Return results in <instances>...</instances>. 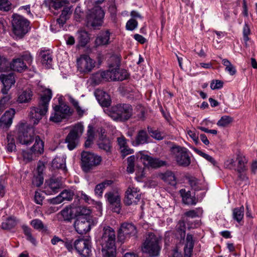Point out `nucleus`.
Wrapping results in <instances>:
<instances>
[{
    "instance_id": "obj_45",
    "label": "nucleus",
    "mask_w": 257,
    "mask_h": 257,
    "mask_svg": "<svg viewBox=\"0 0 257 257\" xmlns=\"http://www.w3.org/2000/svg\"><path fill=\"white\" fill-rule=\"evenodd\" d=\"M203 210L200 208H196L194 210H190L184 213L185 216L189 218H195L199 217L202 214Z\"/></svg>"
},
{
    "instance_id": "obj_35",
    "label": "nucleus",
    "mask_w": 257,
    "mask_h": 257,
    "mask_svg": "<svg viewBox=\"0 0 257 257\" xmlns=\"http://www.w3.org/2000/svg\"><path fill=\"white\" fill-rule=\"evenodd\" d=\"M98 146L100 149L103 150L106 153L111 152V143L110 140L107 138L99 139L97 143Z\"/></svg>"
},
{
    "instance_id": "obj_17",
    "label": "nucleus",
    "mask_w": 257,
    "mask_h": 257,
    "mask_svg": "<svg viewBox=\"0 0 257 257\" xmlns=\"http://www.w3.org/2000/svg\"><path fill=\"white\" fill-rule=\"evenodd\" d=\"M141 199V193L137 188L128 187L125 192V203L127 205L136 204Z\"/></svg>"
},
{
    "instance_id": "obj_10",
    "label": "nucleus",
    "mask_w": 257,
    "mask_h": 257,
    "mask_svg": "<svg viewBox=\"0 0 257 257\" xmlns=\"http://www.w3.org/2000/svg\"><path fill=\"white\" fill-rule=\"evenodd\" d=\"M54 110V113H52L50 117V120L54 122H61L63 119L71 115L73 112L69 106L65 104L55 106Z\"/></svg>"
},
{
    "instance_id": "obj_20",
    "label": "nucleus",
    "mask_w": 257,
    "mask_h": 257,
    "mask_svg": "<svg viewBox=\"0 0 257 257\" xmlns=\"http://www.w3.org/2000/svg\"><path fill=\"white\" fill-rule=\"evenodd\" d=\"M77 210L75 208V205L71 204L65 207L58 214L61 216L60 220H63L65 221H71V220L77 216Z\"/></svg>"
},
{
    "instance_id": "obj_1",
    "label": "nucleus",
    "mask_w": 257,
    "mask_h": 257,
    "mask_svg": "<svg viewBox=\"0 0 257 257\" xmlns=\"http://www.w3.org/2000/svg\"><path fill=\"white\" fill-rule=\"evenodd\" d=\"M52 96L51 90L45 89L41 95L38 106L31 108L29 116L34 124H37L43 116L47 113Z\"/></svg>"
},
{
    "instance_id": "obj_22",
    "label": "nucleus",
    "mask_w": 257,
    "mask_h": 257,
    "mask_svg": "<svg viewBox=\"0 0 257 257\" xmlns=\"http://www.w3.org/2000/svg\"><path fill=\"white\" fill-rule=\"evenodd\" d=\"M150 137L144 130H139L134 139L132 140V144L135 147L144 145L149 143Z\"/></svg>"
},
{
    "instance_id": "obj_21",
    "label": "nucleus",
    "mask_w": 257,
    "mask_h": 257,
    "mask_svg": "<svg viewBox=\"0 0 257 257\" xmlns=\"http://www.w3.org/2000/svg\"><path fill=\"white\" fill-rule=\"evenodd\" d=\"M141 159L143 161L145 166L154 168H159L165 166L166 164L165 161L158 158H152L147 155H143L141 156Z\"/></svg>"
},
{
    "instance_id": "obj_24",
    "label": "nucleus",
    "mask_w": 257,
    "mask_h": 257,
    "mask_svg": "<svg viewBox=\"0 0 257 257\" xmlns=\"http://www.w3.org/2000/svg\"><path fill=\"white\" fill-rule=\"evenodd\" d=\"M112 80L123 81L129 78L130 74L125 69L112 68Z\"/></svg>"
},
{
    "instance_id": "obj_26",
    "label": "nucleus",
    "mask_w": 257,
    "mask_h": 257,
    "mask_svg": "<svg viewBox=\"0 0 257 257\" xmlns=\"http://www.w3.org/2000/svg\"><path fill=\"white\" fill-rule=\"evenodd\" d=\"M235 159L237 162L235 170L238 173L243 172L245 169V164L247 163V160L245 156L241 152L237 151L235 154Z\"/></svg>"
},
{
    "instance_id": "obj_9",
    "label": "nucleus",
    "mask_w": 257,
    "mask_h": 257,
    "mask_svg": "<svg viewBox=\"0 0 257 257\" xmlns=\"http://www.w3.org/2000/svg\"><path fill=\"white\" fill-rule=\"evenodd\" d=\"M101 161V157L93 153L83 152L81 154L82 167L86 172L98 165Z\"/></svg>"
},
{
    "instance_id": "obj_14",
    "label": "nucleus",
    "mask_w": 257,
    "mask_h": 257,
    "mask_svg": "<svg viewBox=\"0 0 257 257\" xmlns=\"http://www.w3.org/2000/svg\"><path fill=\"white\" fill-rule=\"evenodd\" d=\"M137 234L136 227L132 223L124 222L117 232V239L120 242H123L127 237L135 236Z\"/></svg>"
},
{
    "instance_id": "obj_8",
    "label": "nucleus",
    "mask_w": 257,
    "mask_h": 257,
    "mask_svg": "<svg viewBox=\"0 0 257 257\" xmlns=\"http://www.w3.org/2000/svg\"><path fill=\"white\" fill-rule=\"evenodd\" d=\"M83 131V126L80 123L76 124L71 130L65 141L69 150H72L76 147L79 143V138Z\"/></svg>"
},
{
    "instance_id": "obj_48",
    "label": "nucleus",
    "mask_w": 257,
    "mask_h": 257,
    "mask_svg": "<svg viewBox=\"0 0 257 257\" xmlns=\"http://www.w3.org/2000/svg\"><path fill=\"white\" fill-rule=\"evenodd\" d=\"M66 96L68 97V99L70 102V103L75 108L78 114L79 115H82L83 114L84 111L82 109H81L80 107L79 106V103L78 101L75 99L70 95H67Z\"/></svg>"
},
{
    "instance_id": "obj_49",
    "label": "nucleus",
    "mask_w": 257,
    "mask_h": 257,
    "mask_svg": "<svg viewBox=\"0 0 257 257\" xmlns=\"http://www.w3.org/2000/svg\"><path fill=\"white\" fill-rule=\"evenodd\" d=\"M78 39L81 45L85 46L88 41V33L85 31L79 32Z\"/></svg>"
},
{
    "instance_id": "obj_42",
    "label": "nucleus",
    "mask_w": 257,
    "mask_h": 257,
    "mask_svg": "<svg viewBox=\"0 0 257 257\" xmlns=\"http://www.w3.org/2000/svg\"><path fill=\"white\" fill-rule=\"evenodd\" d=\"M94 138V132L92 127L89 126L87 133V139L85 143V146L89 147L93 143Z\"/></svg>"
},
{
    "instance_id": "obj_62",
    "label": "nucleus",
    "mask_w": 257,
    "mask_h": 257,
    "mask_svg": "<svg viewBox=\"0 0 257 257\" xmlns=\"http://www.w3.org/2000/svg\"><path fill=\"white\" fill-rule=\"evenodd\" d=\"M148 131L151 136L155 139L158 140H161L163 137L160 132L157 130H153V128L150 126H148Z\"/></svg>"
},
{
    "instance_id": "obj_5",
    "label": "nucleus",
    "mask_w": 257,
    "mask_h": 257,
    "mask_svg": "<svg viewBox=\"0 0 257 257\" xmlns=\"http://www.w3.org/2000/svg\"><path fill=\"white\" fill-rule=\"evenodd\" d=\"M18 140L23 145H29L34 140L33 130L25 121H21L17 125Z\"/></svg>"
},
{
    "instance_id": "obj_50",
    "label": "nucleus",
    "mask_w": 257,
    "mask_h": 257,
    "mask_svg": "<svg viewBox=\"0 0 257 257\" xmlns=\"http://www.w3.org/2000/svg\"><path fill=\"white\" fill-rule=\"evenodd\" d=\"M75 208L77 210V216H89L91 212L90 209L83 206L75 205Z\"/></svg>"
},
{
    "instance_id": "obj_32",
    "label": "nucleus",
    "mask_w": 257,
    "mask_h": 257,
    "mask_svg": "<svg viewBox=\"0 0 257 257\" xmlns=\"http://www.w3.org/2000/svg\"><path fill=\"white\" fill-rule=\"evenodd\" d=\"M35 143L31 148V152L36 155L41 154L44 151V143L39 136L35 137Z\"/></svg>"
},
{
    "instance_id": "obj_7",
    "label": "nucleus",
    "mask_w": 257,
    "mask_h": 257,
    "mask_svg": "<svg viewBox=\"0 0 257 257\" xmlns=\"http://www.w3.org/2000/svg\"><path fill=\"white\" fill-rule=\"evenodd\" d=\"M12 18L13 32L17 36L22 38L28 32L29 22L25 18L17 14H14Z\"/></svg>"
},
{
    "instance_id": "obj_53",
    "label": "nucleus",
    "mask_w": 257,
    "mask_h": 257,
    "mask_svg": "<svg viewBox=\"0 0 257 257\" xmlns=\"http://www.w3.org/2000/svg\"><path fill=\"white\" fill-rule=\"evenodd\" d=\"M68 3L67 0H55L51 2L50 6L55 10H58Z\"/></svg>"
},
{
    "instance_id": "obj_19",
    "label": "nucleus",
    "mask_w": 257,
    "mask_h": 257,
    "mask_svg": "<svg viewBox=\"0 0 257 257\" xmlns=\"http://www.w3.org/2000/svg\"><path fill=\"white\" fill-rule=\"evenodd\" d=\"M104 16V13L100 7L94 8L89 16V20L91 22V25L93 27L100 26Z\"/></svg>"
},
{
    "instance_id": "obj_13",
    "label": "nucleus",
    "mask_w": 257,
    "mask_h": 257,
    "mask_svg": "<svg viewBox=\"0 0 257 257\" xmlns=\"http://www.w3.org/2000/svg\"><path fill=\"white\" fill-rule=\"evenodd\" d=\"M93 225V221L90 216H79L75 221L74 226L77 232L83 234L89 231Z\"/></svg>"
},
{
    "instance_id": "obj_29",
    "label": "nucleus",
    "mask_w": 257,
    "mask_h": 257,
    "mask_svg": "<svg viewBox=\"0 0 257 257\" xmlns=\"http://www.w3.org/2000/svg\"><path fill=\"white\" fill-rule=\"evenodd\" d=\"M110 32L108 30L101 31L95 40L96 46L107 45L109 43Z\"/></svg>"
},
{
    "instance_id": "obj_3",
    "label": "nucleus",
    "mask_w": 257,
    "mask_h": 257,
    "mask_svg": "<svg viewBox=\"0 0 257 257\" xmlns=\"http://www.w3.org/2000/svg\"><path fill=\"white\" fill-rule=\"evenodd\" d=\"M161 238L153 232L146 233L141 245V251L150 257L159 254L162 246Z\"/></svg>"
},
{
    "instance_id": "obj_15",
    "label": "nucleus",
    "mask_w": 257,
    "mask_h": 257,
    "mask_svg": "<svg viewBox=\"0 0 257 257\" xmlns=\"http://www.w3.org/2000/svg\"><path fill=\"white\" fill-rule=\"evenodd\" d=\"M107 202L112 211L119 214L121 210V198L117 192L110 191L104 195Z\"/></svg>"
},
{
    "instance_id": "obj_58",
    "label": "nucleus",
    "mask_w": 257,
    "mask_h": 257,
    "mask_svg": "<svg viewBox=\"0 0 257 257\" xmlns=\"http://www.w3.org/2000/svg\"><path fill=\"white\" fill-rule=\"evenodd\" d=\"M97 76H101L102 80H109L110 79L112 80V69H109L107 71L97 72Z\"/></svg>"
},
{
    "instance_id": "obj_31",
    "label": "nucleus",
    "mask_w": 257,
    "mask_h": 257,
    "mask_svg": "<svg viewBox=\"0 0 257 257\" xmlns=\"http://www.w3.org/2000/svg\"><path fill=\"white\" fill-rule=\"evenodd\" d=\"M180 193L182 198L183 202L184 204L187 205H195L197 201L194 196L191 195L189 191H186L184 189H182Z\"/></svg>"
},
{
    "instance_id": "obj_54",
    "label": "nucleus",
    "mask_w": 257,
    "mask_h": 257,
    "mask_svg": "<svg viewBox=\"0 0 257 257\" xmlns=\"http://www.w3.org/2000/svg\"><path fill=\"white\" fill-rule=\"evenodd\" d=\"M10 62L5 57L0 56V72L10 69Z\"/></svg>"
},
{
    "instance_id": "obj_6",
    "label": "nucleus",
    "mask_w": 257,
    "mask_h": 257,
    "mask_svg": "<svg viewBox=\"0 0 257 257\" xmlns=\"http://www.w3.org/2000/svg\"><path fill=\"white\" fill-rule=\"evenodd\" d=\"M171 151L177 165L184 167L190 165V153L187 148L180 146H174L171 148Z\"/></svg>"
},
{
    "instance_id": "obj_51",
    "label": "nucleus",
    "mask_w": 257,
    "mask_h": 257,
    "mask_svg": "<svg viewBox=\"0 0 257 257\" xmlns=\"http://www.w3.org/2000/svg\"><path fill=\"white\" fill-rule=\"evenodd\" d=\"M60 185L61 184L59 182L56 181L54 179H51L47 189H50L52 192L55 193L58 192Z\"/></svg>"
},
{
    "instance_id": "obj_55",
    "label": "nucleus",
    "mask_w": 257,
    "mask_h": 257,
    "mask_svg": "<svg viewBox=\"0 0 257 257\" xmlns=\"http://www.w3.org/2000/svg\"><path fill=\"white\" fill-rule=\"evenodd\" d=\"M136 158L135 156H131L127 158V167L126 171L129 173H133L135 171V161Z\"/></svg>"
},
{
    "instance_id": "obj_30",
    "label": "nucleus",
    "mask_w": 257,
    "mask_h": 257,
    "mask_svg": "<svg viewBox=\"0 0 257 257\" xmlns=\"http://www.w3.org/2000/svg\"><path fill=\"white\" fill-rule=\"evenodd\" d=\"M27 68L26 64L20 58L14 59L12 62H10V69L14 71L21 72L26 70Z\"/></svg>"
},
{
    "instance_id": "obj_16",
    "label": "nucleus",
    "mask_w": 257,
    "mask_h": 257,
    "mask_svg": "<svg viewBox=\"0 0 257 257\" xmlns=\"http://www.w3.org/2000/svg\"><path fill=\"white\" fill-rule=\"evenodd\" d=\"M0 81L3 85V87L1 89L2 93L7 94L9 90L16 82L15 74L13 72L9 74H1Z\"/></svg>"
},
{
    "instance_id": "obj_64",
    "label": "nucleus",
    "mask_w": 257,
    "mask_h": 257,
    "mask_svg": "<svg viewBox=\"0 0 257 257\" xmlns=\"http://www.w3.org/2000/svg\"><path fill=\"white\" fill-rule=\"evenodd\" d=\"M43 175H37V176H34L32 180V184L34 186L39 187L43 183Z\"/></svg>"
},
{
    "instance_id": "obj_34",
    "label": "nucleus",
    "mask_w": 257,
    "mask_h": 257,
    "mask_svg": "<svg viewBox=\"0 0 257 257\" xmlns=\"http://www.w3.org/2000/svg\"><path fill=\"white\" fill-rule=\"evenodd\" d=\"M159 177L165 182L172 185H175L176 183V177L174 174L170 171L159 175Z\"/></svg>"
},
{
    "instance_id": "obj_25",
    "label": "nucleus",
    "mask_w": 257,
    "mask_h": 257,
    "mask_svg": "<svg viewBox=\"0 0 257 257\" xmlns=\"http://www.w3.org/2000/svg\"><path fill=\"white\" fill-rule=\"evenodd\" d=\"M71 13L70 7H64L60 17L57 19L56 26H58L60 29L62 28L66 21L69 19Z\"/></svg>"
},
{
    "instance_id": "obj_57",
    "label": "nucleus",
    "mask_w": 257,
    "mask_h": 257,
    "mask_svg": "<svg viewBox=\"0 0 257 257\" xmlns=\"http://www.w3.org/2000/svg\"><path fill=\"white\" fill-rule=\"evenodd\" d=\"M110 63H109V69L118 68L119 67L120 59L117 56H113L111 57Z\"/></svg>"
},
{
    "instance_id": "obj_59",
    "label": "nucleus",
    "mask_w": 257,
    "mask_h": 257,
    "mask_svg": "<svg viewBox=\"0 0 257 257\" xmlns=\"http://www.w3.org/2000/svg\"><path fill=\"white\" fill-rule=\"evenodd\" d=\"M31 225L36 229H45V227L42 221L39 219H35L31 221Z\"/></svg>"
},
{
    "instance_id": "obj_4",
    "label": "nucleus",
    "mask_w": 257,
    "mask_h": 257,
    "mask_svg": "<svg viewBox=\"0 0 257 257\" xmlns=\"http://www.w3.org/2000/svg\"><path fill=\"white\" fill-rule=\"evenodd\" d=\"M132 107L128 104H119L104 110L105 112L113 120L124 121L132 115Z\"/></svg>"
},
{
    "instance_id": "obj_60",
    "label": "nucleus",
    "mask_w": 257,
    "mask_h": 257,
    "mask_svg": "<svg viewBox=\"0 0 257 257\" xmlns=\"http://www.w3.org/2000/svg\"><path fill=\"white\" fill-rule=\"evenodd\" d=\"M189 183L192 188L195 190H200L203 189L201 186H200L198 180L194 177H190L189 179Z\"/></svg>"
},
{
    "instance_id": "obj_23",
    "label": "nucleus",
    "mask_w": 257,
    "mask_h": 257,
    "mask_svg": "<svg viewBox=\"0 0 257 257\" xmlns=\"http://www.w3.org/2000/svg\"><path fill=\"white\" fill-rule=\"evenodd\" d=\"M74 193L70 190H65L62 191L58 196L54 198L52 202L54 204H59L64 201H70L72 199Z\"/></svg>"
},
{
    "instance_id": "obj_40",
    "label": "nucleus",
    "mask_w": 257,
    "mask_h": 257,
    "mask_svg": "<svg viewBox=\"0 0 257 257\" xmlns=\"http://www.w3.org/2000/svg\"><path fill=\"white\" fill-rule=\"evenodd\" d=\"M3 96L0 99V110H4L6 107H8L12 103L11 99L12 96L10 94H4Z\"/></svg>"
},
{
    "instance_id": "obj_36",
    "label": "nucleus",
    "mask_w": 257,
    "mask_h": 257,
    "mask_svg": "<svg viewBox=\"0 0 257 257\" xmlns=\"http://www.w3.org/2000/svg\"><path fill=\"white\" fill-rule=\"evenodd\" d=\"M32 96V91L29 89H26L19 93L17 100L21 103H27L31 100Z\"/></svg>"
},
{
    "instance_id": "obj_28",
    "label": "nucleus",
    "mask_w": 257,
    "mask_h": 257,
    "mask_svg": "<svg viewBox=\"0 0 257 257\" xmlns=\"http://www.w3.org/2000/svg\"><path fill=\"white\" fill-rule=\"evenodd\" d=\"M95 96L100 104L103 107H108L110 105L111 99L106 92L99 90L95 92Z\"/></svg>"
},
{
    "instance_id": "obj_12",
    "label": "nucleus",
    "mask_w": 257,
    "mask_h": 257,
    "mask_svg": "<svg viewBox=\"0 0 257 257\" xmlns=\"http://www.w3.org/2000/svg\"><path fill=\"white\" fill-rule=\"evenodd\" d=\"M74 247L81 257H89L91 254V243L89 239H76L74 242Z\"/></svg>"
},
{
    "instance_id": "obj_41",
    "label": "nucleus",
    "mask_w": 257,
    "mask_h": 257,
    "mask_svg": "<svg viewBox=\"0 0 257 257\" xmlns=\"http://www.w3.org/2000/svg\"><path fill=\"white\" fill-rule=\"evenodd\" d=\"M233 118L228 115L222 116L217 121V125L220 127H226L233 121Z\"/></svg>"
},
{
    "instance_id": "obj_2",
    "label": "nucleus",
    "mask_w": 257,
    "mask_h": 257,
    "mask_svg": "<svg viewBox=\"0 0 257 257\" xmlns=\"http://www.w3.org/2000/svg\"><path fill=\"white\" fill-rule=\"evenodd\" d=\"M116 236L114 229L110 226H104L100 240L101 251L103 257H115Z\"/></svg>"
},
{
    "instance_id": "obj_61",
    "label": "nucleus",
    "mask_w": 257,
    "mask_h": 257,
    "mask_svg": "<svg viewBox=\"0 0 257 257\" xmlns=\"http://www.w3.org/2000/svg\"><path fill=\"white\" fill-rule=\"evenodd\" d=\"M26 64L30 65L33 62V57L28 51L24 52L20 58Z\"/></svg>"
},
{
    "instance_id": "obj_43",
    "label": "nucleus",
    "mask_w": 257,
    "mask_h": 257,
    "mask_svg": "<svg viewBox=\"0 0 257 257\" xmlns=\"http://www.w3.org/2000/svg\"><path fill=\"white\" fill-rule=\"evenodd\" d=\"M7 140L8 142L7 146V151L9 152H12L16 149V146L13 136L11 134H8Z\"/></svg>"
},
{
    "instance_id": "obj_52",
    "label": "nucleus",
    "mask_w": 257,
    "mask_h": 257,
    "mask_svg": "<svg viewBox=\"0 0 257 257\" xmlns=\"http://www.w3.org/2000/svg\"><path fill=\"white\" fill-rule=\"evenodd\" d=\"M12 5L11 0H0V10L8 12L11 10Z\"/></svg>"
},
{
    "instance_id": "obj_63",
    "label": "nucleus",
    "mask_w": 257,
    "mask_h": 257,
    "mask_svg": "<svg viewBox=\"0 0 257 257\" xmlns=\"http://www.w3.org/2000/svg\"><path fill=\"white\" fill-rule=\"evenodd\" d=\"M138 25V22L134 19H131L126 24V29L129 31H133L137 28Z\"/></svg>"
},
{
    "instance_id": "obj_38",
    "label": "nucleus",
    "mask_w": 257,
    "mask_h": 257,
    "mask_svg": "<svg viewBox=\"0 0 257 257\" xmlns=\"http://www.w3.org/2000/svg\"><path fill=\"white\" fill-rule=\"evenodd\" d=\"M244 209L243 206L237 207L232 210L233 218L237 222H240L244 216Z\"/></svg>"
},
{
    "instance_id": "obj_47",
    "label": "nucleus",
    "mask_w": 257,
    "mask_h": 257,
    "mask_svg": "<svg viewBox=\"0 0 257 257\" xmlns=\"http://www.w3.org/2000/svg\"><path fill=\"white\" fill-rule=\"evenodd\" d=\"M22 229L25 235L27 236V239L31 241L33 244H36V241L35 238L32 236L31 233V229L26 225H23Z\"/></svg>"
},
{
    "instance_id": "obj_37",
    "label": "nucleus",
    "mask_w": 257,
    "mask_h": 257,
    "mask_svg": "<svg viewBox=\"0 0 257 257\" xmlns=\"http://www.w3.org/2000/svg\"><path fill=\"white\" fill-rule=\"evenodd\" d=\"M66 156L56 157L52 161V166L56 168L65 169L66 168Z\"/></svg>"
},
{
    "instance_id": "obj_44",
    "label": "nucleus",
    "mask_w": 257,
    "mask_h": 257,
    "mask_svg": "<svg viewBox=\"0 0 257 257\" xmlns=\"http://www.w3.org/2000/svg\"><path fill=\"white\" fill-rule=\"evenodd\" d=\"M222 64L225 66V70L229 73L230 75H233L236 73L235 67L226 59L222 60Z\"/></svg>"
},
{
    "instance_id": "obj_39",
    "label": "nucleus",
    "mask_w": 257,
    "mask_h": 257,
    "mask_svg": "<svg viewBox=\"0 0 257 257\" xmlns=\"http://www.w3.org/2000/svg\"><path fill=\"white\" fill-rule=\"evenodd\" d=\"M113 181L111 180H105L101 183L97 185L94 190L95 194L101 196L106 186L111 185Z\"/></svg>"
},
{
    "instance_id": "obj_18",
    "label": "nucleus",
    "mask_w": 257,
    "mask_h": 257,
    "mask_svg": "<svg viewBox=\"0 0 257 257\" xmlns=\"http://www.w3.org/2000/svg\"><path fill=\"white\" fill-rule=\"evenodd\" d=\"M16 111L14 108L7 110L0 118V129L7 131L11 126Z\"/></svg>"
},
{
    "instance_id": "obj_27",
    "label": "nucleus",
    "mask_w": 257,
    "mask_h": 257,
    "mask_svg": "<svg viewBox=\"0 0 257 257\" xmlns=\"http://www.w3.org/2000/svg\"><path fill=\"white\" fill-rule=\"evenodd\" d=\"M194 245V240L192 234H188L184 248V257H191Z\"/></svg>"
},
{
    "instance_id": "obj_33",
    "label": "nucleus",
    "mask_w": 257,
    "mask_h": 257,
    "mask_svg": "<svg viewBox=\"0 0 257 257\" xmlns=\"http://www.w3.org/2000/svg\"><path fill=\"white\" fill-rule=\"evenodd\" d=\"M41 61L43 65L47 68L52 66L53 58L51 54L48 51H43L40 53Z\"/></svg>"
},
{
    "instance_id": "obj_11",
    "label": "nucleus",
    "mask_w": 257,
    "mask_h": 257,
    "mask_svg": "<svg viewBox=\"0 0 257 257\" xmlns=\"http://www.w3.org/2000/svg\"><path fill=\"white\" fill-rule=\"evenodd\" d=\"M95 61L88 55L83 54L77 59L78 70L82 74H88L95 67Z\"/></svg>"
},
{
    "instance_id": "obj_56",
    "label": "nucleus",
    "mask_w": 257,
    "mask_h": 257,
    "mask_svg": "<svg viewBox=\"0 0 257 257\" xmlns=\"http://www.w3.org/2000/svg\"><path fill=\"white\" fill-rule=\"evenodd\" d=\"M188 135L192 139L195 144H198L199 141V132L195 128L187 131Z\"/></svg>"
},
{
    "instance_id": "obj_46",
    "label": "nucleus",
    "mask_w": 257,
    "mask_h": 257,
    "mask_svg": "<svg viewBox=\"0 0 257 257\" xmlns=\"http://www.w3.org/2000/svg\"><path fill=\"white\" fill-rule=\"evenodd\" d=\"M16 225V221L14 218L10 217L2 224V227L4 229H10Z\"/></svg>"
}]
</instances>
